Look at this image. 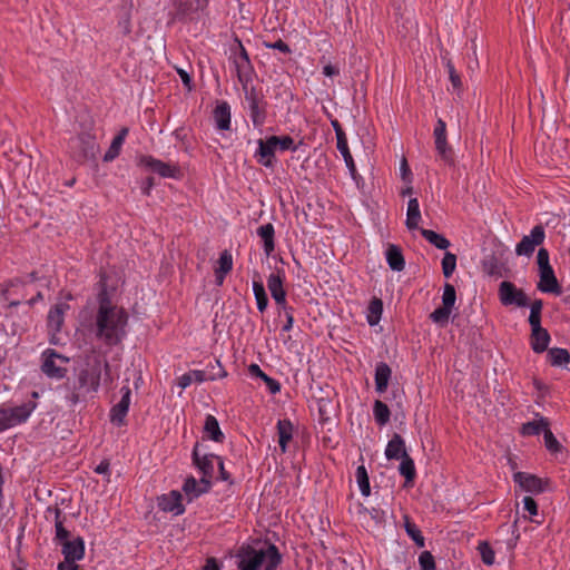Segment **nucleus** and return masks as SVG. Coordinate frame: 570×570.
Segmentation results:
<instances>
[{"label":"nucleus","instance_id":"nucleus-1","mask_svg":"<svg viewBox=\"0 0 570 570\" xmlns=\"http://www.w3.org/2000/svg\"><path fill=\"white\" fill-rule=\"evenodd\" d=\"M97 299L98 308L90 332L105 346H117L127 335L129 315L124 307L111 302L105 287L98 293Z\"/></svg>","mask_w":570,"mask_h":570},{"label":"nucleus","instance_id":"nucleus-2","mask_svg":"<svg viewBox=\"0 0 570 570\" xmlns=\"http://www.w3.org/2000/svg\"><path fill=\"white\" fill-rule=\"evenodd\" d=\"M239 570H258L265 562V570H275L282 561V556L275 544L256 550L252 547L243 549L239 554Z\"/></svg>","mask_w":570,"mask_h":570},{"label":"nucleus","instance_id":"nucleus-3","mask_svg":"<svg viewBox=\"0 0 570 570\" xmlns=\"http://www.w3.org/2000/svg\"><path fill=\"white\" fill-rule=\"evenodd\" d=\"M102 374L105 381L110 380L109 362L100 357H95L92 362H88L86 367L81 368L75 377L92 397L99 390Z\"/></svg>","mask_w":570,"mask_h":570},{"label":"nucleus","instance_id":"nucleus-4","mask_svg":"<svg viewBox=\"0 0 570 570\" xmlns=\"http://www.w3.org/2000/svg\"><path fill=\"white\" fill-rule=\"evenodd\" d=\"M70 358L58 353L56 350L47 348L41 354V371L42 373L53 380H62L67 375L66 365Z\"/></svg>","mask_w":570,"mask_h":570},{"label":"nucleus","instance_id":"nucleus-5","mask_svg":"<svg viewBox=\"0 0 570 570\" xmlns=\"http://www.w3.org/2000/svg\"><path fill=\"white\" fill-rule=\"evenodd\" d=\"M36 404L32 402L23 403L13 407H0V432L11 429L28 420L35 410Z\"/></svg>","mask_w":570,"mask_h":570},{"label":"nucleus","instance_id":"nucleus-6","mask_svg":"<svg viewBox=\"0 0 570 570\" xmlns=\"http://www.w3.org/2000/svg\"><path fill=\"white\" fill-rule=\"evenodd\" d=\"M245 100L248 104L249 117L255 127H261L266 120V106L267 102L264 96L259 94L254 87H246L243 89Z\"/></svg>","mask_w":570,"mask_h":570},{"label":"nucleus","instance_id":"nucleus-7","mask_svg":"<svg viewBox=\"0 0 570 570\" xmlns=\"http://www.w3.org/2000/svg\"><path fill=\"white\" fill-rule=\"evenodd\" d=\"M456 301V292L452 284L445 283L442 295V306L430 314V318L440 326H445L449 322L453 306Z\"/></svg>","mask_w":570,"mask_h":570},{"label":"nucleus","instance_id":"nucleus-8","mask_svg":"<svg viewBox=\"0 0 570 570\" xmlns=\"http://www.w3.org/2000/svg\"><path fill=\"white\" fill-rule=\"evenodd\" d=\"M498 294L503 306L525 307L529 305L527 294L509 281L500 283Z\"/></svg>","mask_w":570,"mask_h":570},{"label":"nucleus","instance_id":"nucleus-9","mask_svg":"<svg viewBox=\"0 0 570 570\" xmlns=\"http://www.w3.org/2000/svg\"><path fill=\"white\" fill-rule=\"evenodd\" d=\"M546 232L542 225H535L529 235L522 237V239L515 246V254L518 256L530 257L535 247L544 242Z\"/></svg>","mask_w":570,"mask_h":570},{"label":"nucleus","instance_id":"nucleus-10","mask_svg":"<svg viewBox=\"0 0 570 570\" xmlns=\"http://www.w3.org/2000/svg\"><path fill=\"white\" fill-rule=\"evenodd\" d=\"M239 52L234 55V65L237 72V78L243 87L246 89L248 83L252 81L253 66L249 60V56L243 45L238 42Z\"/></svg>","mask_w":570,"mask_h":570},{"label":"nucleus","instance_id":"nucleus-11","mask_svg":"<svg viewBox=\"0 0 570 570\" xmlns=\"http://www.w3.org/2000/svg\"><path fill=\"white\" fill-rule=\"evenodd\" d=\"M140 164L163 178H179L181 175L180 168L177 165L164 163L151 156H142Z\"/></svg>","mask_w":570,"mask_h":570},{"label":"nucleus","instance_id":"nucleus-12","mask_svg":"<svg viewBox=\"0 0 570 570\" xmlns=\"http://www.w3.org/2000/svg\"><path fill=\"white\" fill-rule=\"evenodd\" d=\"M120 401L114 405L110 411V421L118 426L124 424L125 417L128 413L131 399V390L129 386H122L120 389Z\"/></svg>","mask_w":570,"mask_h":570},{"label":"nucleus","instance_id":"nucleus-13","mask_svg":"<svg viewBox=\"0 0 570 570\" xmlns=\"http://www.w3.org/2000/svg\"><path fill=\"white\" fill-rule=\"evenodd\" d=\"M69 309V304L66 302H59L57 303L48 313L47 322H48V328L49 332L52 335L51 343L55 342V335L61 331L63 321H65V314Z\"/></svg>","mask_w":570,"mask_h":570},{"label":"nucleus","instance_id":"nucleus-14","mask_svg":"<svg viewBox=\"0 0 570 570\" xmlns=\"http://www.w3.org/2000/svg\"><path fill=\"white\" fill-rule=\"evenodd\" d=\"M514 482L520 485L522 490L530 493H542L546 490L547 482L537 475L525 473V472H517L513 475Z\"/></svg>","mask_w":570,"mask_h":570},{"label":"nucleus","instance_id":"nucleus-15","mask_svg":"<svg viewBox=\"0 0 570 570\" xmlns=\"http://www.w3.org/2000/svg\"><path fill=\"white\" fill-rule=\"evenodd\" d=\"M63 389L66 391L65 399L69 406H75L80 402L87 401L88 397H91L76 377L72 380L69 379L65 383Z\"/></svg>","mask_w":570,"mask_h":570},{"label":"nucleus","instance_id":"nucleus-16","mask_svg":"<svg viewBox=\"0 0 570 570\" xmlns=\"http://www.w3.org/2000/svg\"><path fill=\"white\" fill-rule=\"evenodd\" d=\"M217 455L215 454H203L200 455L198 444L195 445L193 450V461L197 469L203 474L202 476L213 478L214 474V461H217Z\"/></svg>","mask_w":570,"mask_h":570},{"label":"nucleus","instance_id":"nucleus-17","mask_svg":"<svg viewBox=\"0 0 570 570\" xmlns=\"http://www.w3.org/2000/svg\"><path fill=\"white\" fill-rule=\"evenodd\" d=\"M267 287L275 303L279 305L282 308H285L286 293L283 287V276L281 275L279 271L268 276Z\"/></svg>","mask_w":570,"mask_h":570},{"label":"nucleus","instance_id":"nucleus-18","mask_svg":"<svg viewBox=\"0 0 570 570\" xmlns=\"http://www.w3.org/2000/svg\"><path fill=\"white\" fill-rule=\"evenodd\" d=\"M159 508L165 512H173L175 515L184 513L185 508L181 503V494L178 491H171L164 494L158 500Z\"/></svg>","mask_w":570,"mask_h":570},{"label":"nucleus","instance_id":"nucleus-19","mask_svg":"<svg viewBox=\"0 0 570 570\" xmlns=\"http://www.w3.org/2000/svg\"><path fill=\"white\" fill-rule=\"evenodd\" d=\"M539 276L540 281L538 283V288L541 292L556 294L560 293V286L554 275L552 266L539 269Z\"/></svg>","mask_w":570,"mask_h":570},{"label":"nucleus","instance_id":"nucleus-20","mask_svg":"<svg viewBox=\"0 0 570 570\" xmlns=\"http://www.w3.org/2000/svg\"><path fill=\"white\" fill-rule=\"evenodd\" d=\"M275 144H272V136L266 140H258L257 157L258 163L265 167L272 168L274 166V154L276 150Z\"/></svg>","mask_w":570,"mask_h":570},{"label":"nucleus","instance_id":"nucleus-21","mask_svg":"<svg viewBox=\"0 0 570 570\" xmlns=\"http://www.w3.org/2000/svg\"><path fill=\"white\" fill-rule=\"evenodd\" d=\"M62 553L65 556L66 561L81 560L85 554L83 540L80 537H78L75 540H68L62 542Z\"/></svg>","mask_w":570,"mask_h":570},{"label":"nucleus","instance_id":"nucleus-22","mask_svg":"<svg viewBox=\"0 0 570 570\" xmlns=\"http://www.w3.org/2000/svg\"><path fill=\"white\" fill-rule=\"evenodd\" d=\"M551 336L546 328H538L531 331L530 345L534 353H543L548 350Z\"/></svg>","mask_w":570,"mask_h":570},{"label":"nucleus","instance_id":"nucleus-23","mask_svg":"<svg viewBox=\"0 0 570 570\" xmlns=\"http://www.w3.org/2000/svg\"><path fill=\"white\" fill-rule=\"evenodd\" d=\"M405 455H407L405 442L400 434L395 433L386 445L385 456L389 460H399Z\"/></svg>","mask_w":570,"mask_h":570},{"label":"nucleus","instance_id":"nucleus-24","mask_svg":"<svg viewBox=\"0 0 570 570\" xmlns=\"http://www.w3.org/2000/svg\"><path fill=\"white\" fill-rule=\"evenodd\" d=\"M391 375H392V370L386 363L380 362L376 364L374 380H375V390L377 393L382 394V393L386 392Z\"/></svg>","mask_w":570,"mask_h":570},{"label":"nucleus","instance_id":"nucleus-25","mask_svg":"<svg viewBox=\"0 0 570 570\" xmlns=\"http://www.w3.org/2000/svg\"><path fill=\"white\" fill-rule=\"evenodd\" d=\"M214 120L220 130L230 128V107L226 101L219 102L214 109Z\"/></svg>","mask_w":570,"mask_h":570},{"label":"nucleus","instance_id":"nucleus-26","mask_svg":"<svg viewBox=\"0 0 570 570\" xmlns=\"http://www.w3.org/2000/svg\"><path fill=\"white\" fill-rule=\"evenodd\" d=\"M75 144L80 147L83 158H94L96 156L98 147L95 137L90 134L78 136Z\"/></svg>","mask_w":570,"mask_h":570},{"label":"nucleus","instance_id":"nucleus-27","mask_svg":"<svg viewBox=\"0 0 570 570\" xmlns=\"http://www.w3.org/2000/svg\"><path fill=\"white\" fill-rule=\"evenodd\" d=\"M257 235L263 239L264 242V252L266 256H269L274 249H275V242H274V235L275 229L273 224L267 223L257 228Z\"/></svg>","mask_w":570,"mask_h":570},{"label":"nucleus","instance_id":"nucleus-28","mask_svg":"<svg viewBox=\"0 0 570 570\" xmlns=\"http://www.w3.org/2000/svg\"><path fill=\"white\" fill-rule=\"evenodd\" d=\"M421 220V210L417 198H410L407 203L406 210V220L405 225L409 230H414L419 228V223Z\"/></svg>","mask_w":570,"mask_h":570},{"label":"nucleus","instance_id":"nucleus-29","mask_svg":"<svg viewBox=\"0 0 570 570\" xmlns=\"http://www.w3.org/2000/svg\"><path fill=\"white\" fill-rule=\"evenodd\" d=\"M293 424L289 420L285 419L277 422L278 444L282 453L286 452L287 444L293 438Z\"/></svg>","mask_w":570,"mask_h":570},{"label":"nucleus","instance_id":"nucleus-30","mask_svg":"<svg viewBox=\"0 0 570 570\" xmlns=\"http://www.w3.org/2000/svg\"><path fill=\"white\" fill-rule=\"evenodd\" d=\"M550 426L547 417L540 416L538 420L527 422L521 426V434L524 436L539 435L544 433L546 429Z\"/></svg>","mask_w":570,"mask_h":570},{"label":"nucleus","instance_id":"nucleus-31","mask_svg":"<svg viewBox=\"0 0 570 570\" xmlns=\"http://www.w3.org/2000/svg\"><path fill=\"white\" fill-rule=\"evenodd\" d=\"M386 261L391 269L401 272L405 267L403 254L396 245H390L386 249Z\"/></svg>","mask_w":570,"mask_h":570},{"label":"nucleus","instance_id":"nucleus-32","mask_svg":"<svg viewBox=\"0 0 570 570\" xmlns=\"http://www.w3.org/2000/svg\"><path fill=\"white\" fill-rule=\"evenodd\" d=\"M128 134V128L124 127L118 135L112 139L108 150L104 156L105 161H112L116 157H118L121 146L125 141V138Z\"/></svg>","mask_w":570,"mask_h":570},{"label":"nucleus","instance_id":"nucleus-33","mask_svg":"<svg viewBox=\"0 0 570 570\" xmlns=\"http://www.w3.org/2000/svg\"><path fill=\"white\" fill-rule=\"evenodd\" d=\"M204 431L210 440L223 442L224 433L222 432L218 421L214 415H207L204 424Z\"/></svg>","mask_w":570,"mask_h":570},{"label":"nucleus","instance_id":"nucleus-34","mask_svg":"<svg viewBox=\"0 0 570 570\" xmlns=\"http://www.w3.org/2000/svg\"><path fill=\"white\" fill-rule=\"evenodd\" d=\"M547 356L552 366H564L570 362V353L566 348H550Z\"/></svg>","mask_w":570,"mask_h":570},{"label":"nucleus","instance_id":"nucleus-35","mask_svg":"<svg viewBox=\"0 0 570 570\" xmlns=\"http://www.w3.org/2000/svg\"><path fill=\"white\" fill-rule=\"evenodd\" d=\"M248 371L253 376L261 377L266 383V386L272 394H276L281 391V384L276 380L266 375L257 364H250Z\"/></svg>","mask_w":570,"mask_h":570},{"label":"nucleus","instance_id":"nucleus-36","mask_svg":"<svg viewBox=\"0 0 570 570\" xmlns=\"http://www.w3.org/2000/svg\"><path fill=\"white\" fill-rule=\"evenodd\" d=\"M420 233L431 245L439 249H446L450 246V242L434 230L420 228Z\"/></svg>","mask_w":570,"mask_h":570},{"label":"nucleus","instance_id":"nucleus-37","mask_svg":"<svg viewBox=\"0 0 570 570\" xmlns=\"http://www.w3.org/2000/svg\"><path fill=\"white\" fill-rule=\"evenodd\" d=\"M401 460L399 472L405 478L406 484L412 483L416 475L414 462L409 454L401 458Z\"/></svg>","mask_w":570,"mask_h":570},{"label":"nucleus","instance_id":"nucleus-38","mask_svg":"<svg viewBox=\"0 0 570 570\" xmlns=\"http://www.w3.org/2000/svg\"><path fill=\"white\" fill-rule=\"evenodd\" d=\"M435 148L444 163L449 164L450 166L454 165L453 151L450 147H448L446 136L435 137Z\"/></svg>","mask_w":570,"mask_h":570},{"label":"nucleus","instance_id":"nucleus-39","mask_svg":"<svg viewBox=\"0 0 570 570\" xmlns=\"http://www.w3.org/2000/svg\"><path fill=\"white\" fill-rule=\"evenodd\" d=\"M367 322L371 326L379 324L382 312H383V303L380 298L374 297L368 305L367 308Z\"/></svg>","mask_w":570,"mask_h":570},{"label":"nucleus","instance_id":"nucleus-40","mask_svg":"<svg viewBox=\"0 0 570 570\" xmlns=\"http://www.w3.org/2000/svg\"><path fill=\"white\" fill-rule=\"evenodd\" d=\"M337 149L342 154L344 161L352 175V177L355 179L356 175V167L353 160V157L350 153L348 146H347V139H341L340 141H336Z\"/></svg>","mask_w":570,"mask_h":570},{"label":"nucleus","instance_id":"nucleus-41","mask_svg":"<svg viewBox=\"0 0 570 570\" xmlns=\"http://www.w3.org/2000/svg\"><path fill=\"white\" fill-rule=\"evenodd\" d=\"M253 292L256 298L258 311L264 312L268 305V298L265 292V287L261 281L253 282Z\"/></svg>","mask_w":570,"mask_h":570},{"label":"nucleus","instance_id":"nucleus-42","mask_svg":"<svg viewBox=\"0 0 570 570\" xmlns=\"http://www.w3.org/2000/svg\"><path fill=\"white\" fill-rule=\"evenodd\" d=\"M206 380L207 377L204 371H190L189 373H185L178 379V385L184 390L188 387L191 382L202 383Z\"/></svg>","mask_w":570,"mask_h":570},{"label":"nucleus","instance_id":"nucleus-43","mask_svg":"<svg viewBox=\"0 0 570 570\" xmlns=\"http://www.w3.org/2000/svg\"><path fill=\"white\" fill-rule=\"evenodd\" d=\"M404 528L407 535L416 543L417 547H424V537L422 535L420 529L413 523L409 517L404 518Z\"/></svg>","mask_w":570,"mask_h":570},{"label":"nucleus","instance_id":"nucleus-44","mask_svg":"<svg viewBox=\"0 0 570 570\" xmlns=\"http://www.w3.org/2000/svg\"><path fill=\"white\" fill-rule=\"evenodd\" d=\"M374 417L379 425H385L390 421V410L385 403L380 400L374 402Z\"/></svg>","mask_w":570,"mask_h":570},{"label":"nucleus","instance_id":"nucleus-45","mask_svg":"<svg viewBox=\"0 0 570 570\" xmlns=\"http://www.w3.org/2000/svg\"><path fill=\"white\" fill-rule=\"evenodd\" d=\"M356 481L360 488L361 493L364 497H368L371 493L370 480L364 465H360L356 469Z\"/></svg>","mask_w":570,"mask_h":570},{"label":"nucleus","instance_id":"nucleus-46","mask_svg":"<svg viewBox=\"0 0 570 570\" xmlns=\"http://www.w3.org/2000/svg\"><path fill=\"white\" fill-rule=\"evenodd\" d=\"M456 267V256L450 252H446L442 259V272L443 275L449 278L452 276Z\"/></svg>","mask_w":570,"mask_h":570},{"label":"nucleus","instance_id":"nucleus-47","mask_svg":"<svg viewBox=\"0 0 570 570\" xmlns=\"http://www.w3.org/2000/svg\"><path fill=\"white\" fill-rule=\"evenodd\" d=\"M476 549L484 564L492 566L494 563V551L487 542H480Z\"/></svg>","mask_w":570,"mask_h":570},{"label":"nucleus","instance_id":"nucleus-48","mask_svg":"<svg viewBox=\"0 0 570 570\" xmlns=\"http://www.w3.org/2000/svg\"><path fill=\"white\" fill-rule=\"evenodd\" d=\"M61 511L58 508H55V517H56V539L59 541H68L69 531L63 527L62 521L60 520Z\"/></svg>","mask_w":570,"mask_h":570},{"label":"nucleus","instance_id":"nucleus-49","mask_svg":"<svg viewBox=\"0 0 570 570\" xmlns=\"http://www.w3.org/2000/svg\"><path fill=\"white\" fill-rule=\"evenodd\" d=\"M272 144H275L276 148L281 150H296V146L294 145V140L289 136H272Z\"/></svg>","mask_w":570,"mask_h":570},{"label":"nucleus","instance_id":"nucleus-50","mask_svg":"<svg viewBox=\"0 0 570 570\" xmlns=\"http://www.w3.org/2000/svg\"><path fill=\"white\" fill-rule=\"evenodd\" d=\"M544 438V445L551 453H557L560 451L561 445L559 441L556 439L553 433L551 432L550 428L546 429L543 433Z\"/></svg>","mask_w":570,"mask_h":570},{"label":"nucleus","instance_id":"nucleus-51","mask_svg":"<svg viewBox=\"0 0 570 570\" xmlns=\"http://www.w3.org/2000/svg\"><path fill=\"white\" fill-rule=\"evenodd\" d=\"M198 482L194 476H189L185 480L183 491L191 499L199 497Z\"/></svg>","mask_w":570,"mask_h":570},{"label":"nucleus","instance_id":"nucleus-52","mask_svg":"<svg viewBox=\"0 0 570 570\" xmlns=\"http://www.w3.org/2000/svg\"><path fill=\"white\" fill-rule=\"evenodd\" d=\"M218 271L222 272V274H228L233 268V257L232 254L228 250H224L220 254V257L218 259Z\"/></svg>","mask_w":570,"mask_h":570},{"label":"nucleus","instance_id":"nucleus-53","mask_svg":"<svg viewBox=\"0 0 570 570\" xmlns=\"http://www.w3.org/2000/svg\"><path fill=\"white\" fill-rule=\"evenodd\" d=\"M421 570H435L434 557L430 551H423L419 557Z\"/></svg>","mask_w":570,"mask_h":570},{"label":"nucleus","instance_id":"nucleus-54","mask_svg":"<svg viewBox=\"0 0 570 570\" xmlns=\"http://www.w3.org/2000/svg\"><path fill=\"white\" fill-rule=\"evenodd\" d=\"M537 263H538L539 269L546 268V267L547 268L551 267L550 262H549V252L546 248L541 247L538 250Z\"/></svg>","mask_w":570,"mask_h":570},{"label":"nucleus","instance_id":"nucleus-55","mask_svg":"<svg viewBox=\"0 0 570 570\" xmlns=\"http://www.w3.org/2000/svg\"><path fill=\"white\" fill-rule=\"evenodd\" d=\"M523 509L529 512L530 515L538 514V504L531 497H524L522 499Z\"/></svg>","mask_w":570,"mask_h":570},{"label":"nucleus","instance_id":"nucleus-56","mask_svg":"<svg viewBox=\"0 0 570 570\" xmlns=\"http://www.w3.org/2000/svg\"><path fill=\"white\" fill-rule=\"evenodd\" d=\"M264 45L267 48L279 50L283 53H289L291 52V49H289L288 45L286 42H284L283 40H281V39L275 41V42H272V43L271 42H265Z\"/></svg>","mask_w":570,"mask_h":570},{"label":"nucleus","instance_id":"nucleus-57","mask_svg":"<svg viewBox=\"0 0 570 570\" xmlns=\"http://www.w3.org/2000/svg\"><path fill=\"white\" fill-rule=\"evenodd\" d=\"M283 309H284L285 316H286V323L283 325V331L284 332H288L293 327L294 317H293V313H292V308L291 307L285 306V308H283Z\"/></svg>","mask_w":570,"mask_h":570},{"label":"nucleus","instance_id":"nucleus-58","mask_svg":"<svg viewBox=\"0 0 570 570\" xmlns=\"http://www.w3.org/2000/svg\"><path fill=\"white\" fill-rule=\"evenodd\" d=\"M448 68H449V75H450V79H451L453 87L459 88L461 85L460 75L455 72L454 67L451 63H448Z\"/></svg>","mask_w":570,"mask_h":570},{"label":"nucleus","instance_id":"nucleus-59","mask_svg":"<svg viewBox=\"0 0 570 570\" xmlns=\"http://www.w3.org/2000/svg\"><path fill=\"white\" fill-rule=\"evenodd\" d=\"M331 405V402L326 399H320L318 401V412L321 416L326 420L328 414V407Z\"/></svg>","mask_w":570,"mask_h":570},{"label":"nucleus","instance_id":"nucleus-60","mask_svg":"<svg viewBox=\"0 0 570 570\" xmlns=\"http://www.w3.org/2000/svg\"><path fill=\"white\" fill-rule=\"evenodd\" d=\"M210 479L212 478H206V476H202L200 478V481L198 482V488H199L198 493H199V495L209 491V489L212 487Z\"/></svg>","mask_w":570,"mask_h":570},{"label":"nucleus","instance_id":"nucleus-61","mask_svg":"<svg viewBox=\"0 0 570 570\" xmlns=\"http://www.w3.org/2000/svg\"><path fill=\"white\" fill-rule=\"evenodd\" d=\"M529 324L531 326V331L542 328L541 326V314L530 313L529 315Z\"/></svg>","mask_w":570,"mask_h":570},{"label":"nucleus","instance_id":"nucleus-62","mask_svg":"<svg viewBox=\"0 0 570 570\" xmlns=\"http://www.w3.org/2000/svg\"><path fill=\"white\" fill-rule=\"evenodd\" d=\"M332 126L334 128L335 135H336V141H340L341 139H346L345 132L338 122V120H332Z\"/></svg>","mask_w":570,"mask_h":570},{"label":"nucleus","instance_id":"nucleus-63","mask_svg":"<svg viewBox=\"0 0 570 570\" xmlns=\"http://www.w3.org/2000/svg\"><path fill=\"white\" fill-rule=\"evenodd\" d=\"M177 72L183 81V83L190 90L191 89V78L189 73L184 69H177Z\"/></svg>","mask_w":570,"mask_h":570},{"label":"nucleus","instance_id":"nucleus-64","mask_svg":"<svg viewBox=\"0 0 570 570\" xmlns=\"http://www.w3.org/2000/svg\"><path fill=\"white\" fill-rule=\"evenodd\" d=\"M76 561H63L58 564V570H77Z\"/></svg>","mask_w":570,"mask_h":570}]
</instances>
